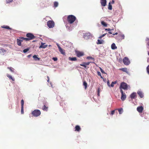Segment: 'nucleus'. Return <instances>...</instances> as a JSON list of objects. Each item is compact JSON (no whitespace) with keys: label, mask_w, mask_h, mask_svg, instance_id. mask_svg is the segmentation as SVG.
I'll use <instances>...</instances> for the list:
<instances>
[{"label":"nucleus","mask_w":149,"mask_h":149,"mask_svg":"<svg viewBox=\"0 0 149 149\" xmlns=\"http://www.w3.org/2000/svg\"><path fill=\"white\" fill-rule=\"evenodd\" d=\"M147 70L148 73L149 74V65L147 67Z\"/></svg>","instance_id":"09e8293b"},{"label":"nucleus","mask_w":149,"mask_h":149,"mask_svg":"<svg viewBox=\"0 0 149 149\" xmlns=\"http://www.w3.org/2000/svg\"><path fill=\"white\" fill-rule=\"evenodd\" d=\"M54 22L52 20H49L47 22V25L49 28H53L54 26Z\"/></svg>","instance_id":"20e7f679"},{"label":"nucleus","mask_w":149,"mask_h":149,"mask_svg":"<svg viewBox=\"0 0 149 149\" xmlns=\"http://www.w3.org/2000/svg\"><path fill=\"white\" fill-rule=\"evenodd\" d=\"M33 58L35 59L36 61H39L40 60V58L38 57L36 55H34L33 56Z\"/></svg>","instance_id":"a878e982"},{"label":"nucleus","mask_w":149,"mask_h":149,"mask_svg":"<svg viewBox=\"0 0 149 149\" xmlns=\"http://www.w3.org/2000/svg\"><path fill=\"white\" fill-rule=\"evenodd\" d=\"M24 101L22 99L21 100V107H24Z\"/></svg>","instance_id":"58836bf2"},{"label":"nucleus","mask_w":149,"mask_h":149,"mask_svg":"<svg viewBox=\"0 0 149 149\" xmlns=\"http://www.w3.org/2000/svg\"><path fill=\"white\" fill-rule=\"evenodd\" d=\"M120 38L121 40L124 39L125 38V36L123 34H120L118 36Z\"/></svg>","instance_id":"bb28decb"},{"label":"nucleus","mask_w":149,"mask_h":149,"mask_svg":"<svg viewBox=\"0 0 149 149\" xmlns=\"http://www.w3.org/2000/svg\"><path fill=\"white\" fill-rule=\"evenodd\" d=\"M114 1L113 0H112L111 1H110L109 2H111V4H113L114 3Z\"/></svg>","instance_id":"603ef678"},{"label":"nucleus","mask_w":149,"mask_h":149,"mask_svg":"<svg viewBox=\"0 0 149 149\" xmlns=\"http://www.w3.org/2000/svg\"><path fill=\"white\" fill-rule=\"evenodd\" d=\"M47 78L48 79L47 81V82H49V77H48V76L47 77Z\"/></svg>","instance_id":"6e6d98bb"},{"label":"nucleus","mask_w":149,"mask_h":149,"mask_svg":"<svg viewBox=\"0 0 149 149\" xmlns=\"http://www.w3.org/2000/svg\"><path fill=\"white\" fill-rule=\"evenodd\" d=\"M119 70H121L123 72H126V73H127V72H128L127 71V68H120V69H119Z\"/></svg>","instance_id":"4be33fe9"},{"label":"nucleus","mask_w":149,"mask_h":149,"mask_svg":"<svg viewBox=\"0 0 149 149\" xmlns=\"http://www.w3.org/2000/svg\"><path fill=\"white\" fill-rule=\"evenodd\" d=\"M74 24H77V23H76V22H75V23H74Z\"/></svg>","instance_id":"052dcab7"},{"label":"nucleus","mask_w":149,"mask_h":149,"mask_svg":"<svg viewBox=\"0 0 149 149\" xmlns=\"http://www.w3.org/2000/svg\"><path fill=\"white\" fill-rule=\"evenodd\" d=\"M48 107H46L45 105H44L42 107V109L44 111H47L48 110Z\"/></svg>","instance_id":"6ab92c4d"},{"label":"nucleus","mask_w":149,"mask_h":149,"mask_svg":"<svg viewBox=\"0 0 149 149\" xmlns=\"http://www.w3.org/2000/svg\"><path fill=\"white\" fill-rule=\"evenodd\" d=\"M83 85L84 86L85 88L86 89L87 86V83L86 81H84L83 82Z\"/></svg>","instance_id":"473e14b6"},{"label":"nucleus","mask_w":149,"mask_h":149,"mask_svg":"<svg viewBox=\"0 0 149 149\" xmlns=\"http://www.w3.org/2000/svg\"><path fill=\"white\" fill-rule=\"evenodd\" d=\"M148 45L149 46V42H148Z\"/></svg>","instance_id":"680f3d73"},{"label":"nucleus","mask_w":149,"mask_h":149,"mask_svg":"<svg viewBox=\"0 0 149 149\" xmlns=\"http://www.w3.org/2000/svg\"><path fill=\"white\" fill-rule=\"evenodd\" d=\"M80 65L81 66H83L85 68H86V65L85 64H84V63L83 64H81Z\"/></svg>","instance_id":"49530a36"},{"label":"nucleus","mask_w":149,"mask_h":149,"mask_svg":"<svg viewBox=\"0 0 149 149\" xmlns=\"http://www.w3.org/2000/svg\"><path fill=\"white\" fill-rule=\"evenodd\" d=\"M111 48L112 49H114L117 48L115 43H113L111 45Z\"/></svg>","instance_id":"a211bd4d"},{"label":"nucleus","mask_w":149,"mask_h":149,"mask_svg":"<svg viewBox=\"0 0 149 149\" xmlns=\"http://www.w3.org/2000/svg\"><path fill=\"white\" fill-rule=\"evenodd\" d=\"M19 40H20V42H21V43L23 41V40H25V39H24V38H25L23 37H19Z\"/></svg>","instance_id":"c756f323"},{"label":"nucleus","mask_w":149,"mask_h":149,"mask_svg":"<svg viewBox=\"0 0 149 149\" xmlns=\"http://www.w3.org/2000/svg\"><path fill=\"white\" fill-rule=\"evenodd\" d=\"M45 43H42L41 45L39 47V48H45L47 47V45H45Z\"/></svg>","instance_id":"2eb2a0df"},{"label":"nucleus","mask_w":149,"mask_h":149,"mask_svg":"<svg viewBox=\"0 0 149 149\" xmlns=\"http://www.w3.org/2000/svg\"><path fill=\"white\" fill-rule=\"evenodd\" d=\"M106 34V33H105V34H103V35H101V36H100L99 37V38H102Z\"/></svg>","instance_id":"c03bdc74"},{"label":"nucleus","mask_w":149,"mask_h":149,"mask_svg":"<svg viewBox=\"0 0 149 149\" xmlns=\"http://www.w3.org/2000/svg\"><path fill=\"white\" fill-rule=\"evenodd\" d=\"M101 24L104 26L105 27H107V24L106 23L104 22V21H103L102 20L101 21Z\"/></svg>","instance_id":"412c9836"},{"label":"nucleus","mask_w":149,"mask_h":149,"mask_svg":"<svg viewBox=\"0 0 149 149\" xmlns=\"http://www.w3.org/2000/svg\"><path fill=\"white\" fill-rule=\"evenodd\" d=\"M103 42L102 40H98L97 42V44H103Z\"/></svg>","instance_id":"cd10ccee"},{"label":"nucleus","mask_w":149,"mask_h":149,"mask_svg":"<svg viewBox=\"0 0 149 149\" xmlns=\"http://www.w3.org/2000/svg\"><path fill=\"white\" fill-rule=\"evenodd\" d=\"M100 88H98L97 89V95L98 96L100 95Z\"/></svg>","instance_id":"4c0bfd02"},{"label":"nucleus","mask_w":149,"mask_h":149,"mask_svg":"<svg viewBox=\"0 0 149 149\" xmlns=\"http://www.w3.org/2000/svg\"><path fill=\"white\" fill-rule=\"evenodd\" d=\"M76 17L73 15H70L68 16L67 18V20L68 24H67L66 26L67 27L68 26V24H72L74 23V22L76 20Z\"/></svg>","instance_id":"f257e3e1"},{"label":"nucleus","mask_w":149,"mask_h":149,"mask_svg":"<svg viewBox=\"0 0 149 149\" xmlns=\"http://www.w3.org/2000/svg\"><path fill=\"white\" fill-rule=\"evenodd\" d=\"M143 109V108L142 106L138 107L137 108V111L140 113L142 112Z\"/></svg>","instance_id":"ddd939ff"},{"label":"nucleus","mask_w":149,"mask_h":149,"mask_svg":"<svg viewBox=\"0 0 149 149\" xmlns=\"http://www.w3.org/2000/svg\"><path fill=\"white\" fill-rule=\"evenodd\" d=\"M29 50V48H27L26 49H24L23 50V52L24 53H25L26 52H27Z\"/></svg>","instance_id":"ea45409f"},{"label":"nucleus","mask_w":149,"mask_h":149,"mask_svg":"<svg viewBox=\"0 0 149 149\" xmlns=\"http://www.w3.org/2000/svg\"><path fill=\"white\" fill-rule=\"evenodd\" d=\"M116 81L112 82L111 83V85H110V86H111V87H113L114 86V84H116Z\"/></svg>","instance_id":"2f4dec72"},{"label":"nucleus","mask_w":149,"mask_h":149,"mask_svg":"<svg viewBox=\"0 0 149 149\" xmlns=\"http://www.w3.org/2000/svg\"><path fill=\"white\" fill-rule=\"evenodd\" d=\"M7 52V50L5 49L2 48H0V54L4 55Z\"/></svg>","instance_id":"9b49d317"},{"label":"nucleus","mask_w":149,"mask_h":149,"mask_svg":"<svg viewBox=\"0 0 149 149\" xmlns=\"http://www.w3.org/2000/svg\"><path fill=\"white\" fill-rule=\"evenodd\" d=\"M87 59H88V60H90V59L93 60V61H95V59H94V58H93L92 57H91V56H88V57H87Z\"/></svg>","instance_id":"c9c22d12"},{"label":"nucleus","mask_w":149,"mask_h":149,"mask_svg":"<svg viewBox=\"0 0 149 149\" xmlns=\"http://www.w3.org/2000/svg\"><path fill=\"white\" fill-rule=\"evenodd\" d=\"M52 59L54 61H56L57 60V58L56 57H53Z\"/></svg>","instance_id":"a18cd8bd"},{"label":"nucleus","mask_w":149,"mask_h":149,"mask_svg":"<svg viewBox=\"0 0 149 149\" xmlns=\"http://www.w3.org/2000/svg\"><path fill=\"white\" fill-rule=\"evenodd\" d=\"M123 62L124 64L126 65H128L130 63V61L127 57H125L123 59Z\"/></svg>","instance_id":"423d86ee"},{"label":"nucleus","mask_w":149,"mask_h":149,"mask_svg":"<svg viewBox=\"0 0 149 149\" xmlns=\"http://www.w3.org/2000/svg\"><path fill=\"white\" fill-rule=\"evenodd\" d=\"M114 113H115V110H113V111H111V115H112L114 114Z\"/></svg>","instance_id":"37998d69"},{"label":"nucleus","mask_w":149,"mask_h":149,"mask_svg":"<svg viewBox=\"0 0 149 149\" xmlns=\"http://www.w3.org/2000/svg\"><path fill=\"white\" fill-rule=\"evenodd\" d=\"M136 96V93H133L130 95V97L132 99H134Z\"/></svg>","instance_id":"4468645a"},{"label":"nucleus","mask_w":149,"mask_h":149,"mask_svg":"<svg viewBox=\"0 0 149 149\" xmlns=\"http://www.w3.org/2000/svg\"><path fill=\"white\" fill-rule=\"evenodd\" d=\"M58 2L55 1L54 3V7L56 8L58 6Z\"/></svg>","instance_id":"72a5a7b5"},{"label":"nucleus","mask_w":149,"mask_h":149,"mask_svg":"<svg viewBox=\"0 0 149 149\" xmlns=\"http://www.w3.org/2000/svg\"><path fill=\"white\" fill-rule=\"evenodd\" d=\"M100 2L102 6H105L107 4L106 0H100Z\"/></svg>","instance_id":"f8f14e48"},{"label":"nucleus","mask_w":149,"mask_h":149,"mask_svg":"<svg viewBox=\"0 0 149 149\" xmlns=\"http://www.w3.org/2000/svg\"><path fill=\"white\" fill-rule=\"evenodd\" d=\"M97 74L99 76H101V78H102V77L101 76V73L99 72H97Z\"/></svg>","instance_id":"de8ad7c7"},{"label":"nucleus","mask_w":149,"mask_h":149,"mask_svg":"<svg viewBox=\"0 0 149 149\" xmlns=\"http://www.w3.org/2000/svg\"><path fill=\"white\" fill-rule=\"evenodd\" d=\"M57 45L59 51L61 53L64 55H65V52H64V51L61 48V47L58 44H57Z\"/></svg>","instance_id":"9d476101"},{"label":"nucleus","mask_w":149,"mask_h":149,"mask_svg":"<svg viewBox=\"0 0 149 149\" xmlns=\"http://www.w3.org/2000/svg\"><path fill=\"white\" fill-rule=\"evenodd\" d=\"M148 54L149 55V52L148 53Z\"/></svg>","instance_id":"e2e57ef3"},{"label":"nucleus","mask_w":149,"mask_h":149,"mask_svg":"<svg viewBox=\"0 0 149 149\" xmlns=\"http://www.w3.org/2000/svg\"><path fill=\"white\" fill-rule=\"evenodd\" d=\"M26 36L27 38H24L25 39V41H28L33 40L35 38V37L34 36L33 34L32 33H29L26 34Z\"/></svg>","instance_id":"f03ea898"},{"label":"nucleus","mask_w":149,"mask_h":149,"mask_svg":"<svg viewBox=\"0 0 149 149\" xmlns=\"http://www.w3.org/2000/svg\"><path fill=\"white\" fill-rule=\"evenodd\" d=\"M118 33H113V35H117L118 34Z\"/></svg>","instance_id":"5fc2aeb1"},{"label":"nucleus","mask_w":149,"mask_h":149,"mask_svg":"<svg viewBox=\"0 0 149 149\" xmlns=\"http://www.w3.org/2000/svg\"><path fill=\"white\" fill-rule=\"evenodd\" d=\"M107 84L110 87V83L109 80L107 81Z\"/></svg>","instance_id":"3c124183"},{"label":"nucleus","mask_w":149,"mask_h":149,"mask_svg":"<svg viewBox=\"0 0 149 149\" xmlns=\"http://www.w3.org/2000/svg\"><path fill=\"white\" fill-rule=\"evenodd\" d=\"M90 63H94L93 62H84V64L86 65H88Z\"/></svg>","instance_id":"e433bc0d"},{"label":"nucleus","mask_w":149,"mask_h":149,"mask_svg":"<svg viewBox=\"0 0 149 149\" xmlns=\"http://www.w3.org/2000/svg\"><path fill=\"white\" fill-rule=\"evenodd\" d=\"M81 130L80 127L78 125H77L75 126V131L79 132Z\"/></svg>","instance_id":"dca6fc26"},{"label":"nucleus","mask_w":149,"mask_h":149,"mask_svg":"<svg viewBox=\"0 0 149 149\" xmlns=\"http://www.w3.org/2000/svg\"><path fill=\"white\" fill-rule=\"evenodd\" d=\"M1 27L2 28L7 29H11L10 28V27L8 26L3 25V26H1Z\"/></svg>","instance_id":"393cba45"},{"label":"nucleus","mask_w":149,"mask_h":149,"mask_svg":"<svg viewBox=\"0 0 149 149\" xmlns=\"http://www.w3.org/2000/svg\"><path fill=\"white\" fill-rule=\"evenodd\" d=\"M69 60L71 61H76L77 60V58L76 57H74L73 58L69 57Z\"/></svg>","instance_id":"b1692460"},{"label":"nucleus","mask_w":149,"mask_h":149,"mask_svg":"<svg viewBox=\"0 0 149 149\" xmlns=\"http://www.w3.org/2000/svg\"><path fill=\"white\" fill-rule=\"evenodd\" d=\"M118 111L119 113L120 114H121L123 111V109L122 108H120V109H118Z\"/></svg>","instance_id":"f704fd0d"},{"label":"nucleus","mask_w":149,"mask_h":149,"mask_svg":"<svg viewBox=\"0 0 149 149\" xmlns=\"http://www.w3.org/2000/svg\"><path fill=\"white\" fill-rule=\"evenodd\" d=\"M109 33H110V34H112V33L111 31H109Z\"/></svg>","instance_id":"4d7b16f0"},{"label":"nucleus","mask_w":149,"mask_h":149,"mask_svg":"<svg viewBox=\"0 0 149 149\" xmlns=\"http://www.w3.org/2000/svg\"><path fill=\"white\" fill-rule=\"evenodd\" d=\"M8 68L9 69L10 71L12 72H14V69L12 67H8Z\"/></svg>","instance_id":"7c9ffc66"},{"label":"nucleus","mask_w":149,"mask_h":149,"mask_svg":"<svg viewBox=\"0 0 149 149\" xmlns=\"http://www.w3.org/2000/svg\"><path fill=\"white\" fill-rule=\"evenodd\" d=\"M100 71H101V72L102 73H105L103 71V70H102V69L101 68H100Z\"/></svg>","instance_id":"8fccbe9b"},{"label":"nucleus","mask_w":149,"mask_h":149,"mask_svg":"<svg viewBox=\"0 0 149 149\" xmlns=\"http://www.w3.org/2000/svg\"><path fill=\"white\" fill-rule=\"evenodd\" d=\"M108 9L110 10H111L112 9V6L111 5V2L109 3Z\"/></svg>","instance_id":"c85d7f7f"},{"label":"nucleus","mask_w":149,"mask_h":149,"mask_svg":"<svg viewBox=\"0 0 149 149\" xmlns=\"http://www.w3.org/2000/svg\"><path fill=\"white\" fill-rule=\"evenodd\" d=\"M7 77H8V78L10 79H11V80H12L13 81H15V79L13 78L12 76L10 75H9V74H7V75H6Z\"/></svg>","instance_id":"aec40b11"},{"label":"nucleus","mask_w":149,"mask_h":149,"mask_svg":"<svg viewBox=\"0 0 149 149\" xmlns=\"http://www.w3.org/2000/svg\"><path fill=\"white\" fill-rule=\"evenodd\" d=\"M105 30H106H106H107V29H105Z\"/></svg>","instance_id":"13d9d810"},{"label":"nucleus","mask_w":149,"mask_h":149,"mask_svg":"<svg viewBox=\"0 0 149 149\" xmlns=\"http://www.w3.org/2000/svg\"><path fill=\"white\" fill-rule=\"evenodd\" d=\"M104 18H105V19H107V18H106V17H104Z\"/></svg>","instance_id":"bf43d9fd"},{"label":"nucleus","mask_w":149,"mask_h":149,"mask_svg":"<svg viewBox=\"0 0 149 149\" xmlns=\"http://www.w3.org/2000/svg\"><path fill=\"white\" fill-rule=\"evenodd\" d=\"M75 53L77 56L78 57L82 56L84 55V53L83 52L78 51H76Z\"/></svg>","instance_id":"0eeeda50"},{"label":"nucleus","mask_w":149,"mask_h":149,"mask_svg":"<svg viewBox=\"0 0 149 149\" xmlns=\"http://www.w3.org/2000/svg\"><path fill=\"white\" fill-rule=\"evenodd\" d=\"M31 114L35 117H38L40 115L41 112L39 110L35 109L32 112Z\"/></svg>","instance_id":"7ed1b4c3"},{"label":"nucleus","mask_w":149,"mask_h":149,"mask_svg":"<svg viewBox=\"0 0 149 149\" xmlns=\"http://www.w3.org/2000/svg\"><path fill=\"white\" fill-rule=\"evenodd\" d=\"M13 0H6V3H10Z\"/></svg>","instance_id":"a19ab883"},{"label":"nucleus","mask_w":149,"mask_h":149,"mask_svg":"<svg viewBox=\"0 0 149 149\" xmlns=\"http://www.w3.org/2000/svg\"><path fill=\"white\" fill-rule=\"evenodd\" d=\"M120 88H122L124 90H127L128 88V86L127 84L124 82L121 83L120 86Z\"/></svg>","instance_id":"39448f33"},{"label":"nucleus","mask_w":149,"mask_h":149,"mask_svg":"<svg viewBox=\"0 0 149 149\" xmlns=\"http://www.w3.org/2000/svg\"><path fill=\"white\" fill-rule=\"evenodd\" d=\"M113 30V29H107V31H110L111 30Z\"/></svg>","instance_id":"864d4df0"},{"label":"nucleus","mask_w":149,"mask_h":149,"mask_svg":"<svg viewBox=\"0 0 149 149\" xmlns=\"http://www.w3.org/2000/svg\"><path fill=\"white\" fill-rule=\"evenodd\" d=\"M137 94L139 95L141 98H142L143 97V94L142 92L141 91H138L137 92Z\"/></svg>","instance_id":"f3484780"},{"label":"nucleus","mask_w":149,"mask_h":149,"mask_svg":"<svg viewBox=\"0 0 149 149\" xmlns=\"http://www.w3.org/2000/svg\"><path fill=\"white\" fill-rule=\"evenodd\" d=\"M21 113L22 114L24 113V107H21Z\"/></svg>","instance_id":"79ce46f5"},{"label":"nucleus","mask_w":149,"mask_h":149,"mask_svg":"<svg viewBox=\"0 0 149 149\" xmlns=\"http://www.w3.org/2000/svg\"><path fill=\"white\" fill-rule=\"evenodd\" d=\"M17 45L19 46H21L22 45L21 43L20 42V40L19 39H17Z\"/></svg>","instance_id":"5701e85b"},{"label":"nucleus","mask_w":149,"mask_h":149,"mask_svg":"<svg viewBox=\"0 0 149 149\" xmlns=\"http://www.w3.org/2000/svg\"><path fill=\"white\" fill-rule=\"evenodd\" d=\"M91 37V34L89 33H85L84 35V37L85 39H87Z\"/></svg>","instance_id":"1a4fd4ad"},{"label":"nucleus","mask_w":149,"mask_h":149,"mask_svg":"<svg viewBox=\"0 0 149 149\" xmlns=\"http://www.w3.org/2000/svg\"><path fill=\"white\" fill-rule=\"evenodd\" d=\"M120 92L121 94V99L122 101H124L126 98V96L125 93H124L123 91L120 89Z\"/></svg>","instance_id":"6e6552de"}]
</instances>
